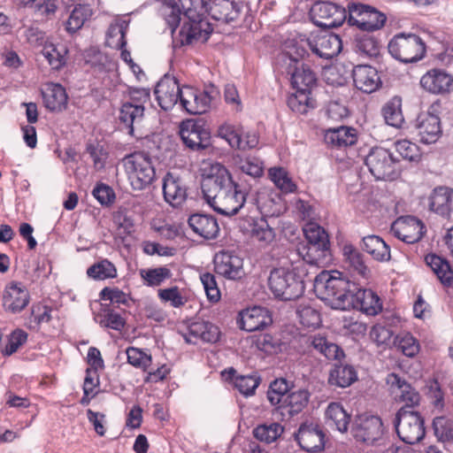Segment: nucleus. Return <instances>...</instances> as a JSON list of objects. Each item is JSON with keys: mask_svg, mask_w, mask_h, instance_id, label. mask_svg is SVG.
<instances>
[{"mask_svg": "<svg viewBox=\"0 0 453 453\" xmlns=\"http://www.w3.org/2000/svg\"><path fill=\"white\" fill-rule=\"evenodd\" d=\"M202 190L205 201L214 211L233 216L244 206L250 188L234 180L229 170L222 164L212 163L204 169Z\"/></svg>", "mask_w": 453, "mask_h": 453, "instance_id": "obj_1", "label": "nucleus"}, {"mask_svg": "<svg viewBox=\"0 0 453 453\" xmlns=\"http://www.w3.org/2000/svg\"><path fill=\"white\" fill-rule=\"evenodd\" d=\"M183 12V23L175 35V42L180 46L193 44L194 42H205L213 28L205 19L209 13L206 0H179Z\"/></svg>", "mask_w": 453, "mask_h": 453, "instance_id": "obj_2", "label": "nucleus"}, {"mask_svg": "<svg viewBox=\"0 0 453 453\" xmlns=\"http://www.w3.org/2000/svg\"><path fill=\"white\" fill-rule=\"evenodd\" d=\"M341 275L337 271H322L314 280L313 289L319 299L327 302L334 309L346 310L353 303V291L357 286Z\"/></svg>", "mask_w": 453, "mask_h": 453, "instance_id": "obj_3", "label": "nucleus"}, {"mask_svg": "<svg viewBox=\"0 0 453 453\" xmlns=\"http://www.w3.org/2000/svg\"><path fill=\"white\" fill-rule=\"evenodd\" d=\"M125 173L134 190L141 191L150 186L156 172L149 155L134 152L122 159Z\"/></svg>", "mask_w": 453, "mask_h": 453, "instance_id": "obj_4", "label": "nucleus"}, {"mask_svg": "<svg viewBox=\"0 0 453 453\" xmlns=\"http://www.w3.org/2000/svg\"><path fill=\"white\" fill-rule=\"evenodd\" d=\"M271 291L281 300H294L304 292L303 281L294 269L287 267L274 268L268 279Z\"/></svg>", "mask_w": 453, "mask_h": 453, "instance_id": "obj_5", "label": "nucleus"}, {"mask_svg": "<svg viewBox=\"0 0 453 453\" xmlns=\"http://www.w3.org/2000/svg\"><path fill=\"white\" fill-rule=\"evenodd\" d=\"M388 52L396 60L403 63H415L425 56L426 46L422 39L416 35H396L388 43Z\"/></svg>", "mask_w": 453, "mask_h": 453, "instance_id": "obj_6", "label": "nucleus"}, {"mask_svg": "<svg viewBox=\"0 0 453 453\" xmlns=\"http://www.w3.org/2000/svg\"><path fill=\"white\" fill-rule=\"evenodd\" d=\"M303 233L309 242L304 260L312 265H319L330 257L328 234L316 222L309 221L303 226Z\"/></svg>", "mask_w": 453, "mask_h": 453, "instance_id": "obj_7", "label": "nucleus"}, {"mask_svg": "<svg viewBox=\"0 0 453 453\" xmlns=\"http://www.w3.org/2000/svg\"><path fill=\"white\" fill-rule=\"evenodd\" d=\"M395 426L397 435L407 444L419 442L425 436L424 419L418 411L401 408L395 415Z\"/></svg>", "mask_w": 453, "mask_h": 453, "instance_id": "obj_8", "label": "nucleus"}, {"mask_svg": "<svg viewBox=\"0 0 453 453\" xmlns=\"http://www.w3.org/2000/svg\"><path fill=\"white\" fill-rule=\"evenodd\" d=\"M365 163L376 180H394L398 176L397 160L387 149L375 147L366 156Z\"/></svg>", "mask_w": 453, "mask_h": 453, "instance_id": "obj_9", "label": "nucleus"}, {"mask_svg": "<svg viewBox=\"0 0 453 453\" xmlns=\"http://www.w3.org/2000/svg\"><path fill=\"white\" fill-rule=\"evenodd\" d=\"M184 144L192 150H202L211 145V134L203 120L186 119L180 125Z\"/></svg>", "mask_w": 453, "mask_h": 453, "instance_id": "obj_10", "label": "nucleus"}, {"mask_svg": "<svg viewBox=\"0 0 453 453\" xmlns=\"http://www.w3.org/2000/svg\"><path fill=\"white\" fill-rule=\"evenodd\" d=\"M383 433V423L378 416L360 415L352 427V434L356 441L368 446L380 440Z\"/></svg>", "mask_w": 453, "mask_h": 453, "instance_id": "obj_11", "label": "nucleus"}, {"mask_svg": "<svg viewBox=\"0 0 453 453\" xmlns=\"http://www.w3.org/2000/svg\"><path fill=\"white\" fill-rule=\"evenodd\" d=\"M311 17L315 25L332 28L341 26L347 19L345 8L331 2H319L311 9Z\"/></svg>", "mask_w": 453, "mask_h": 453, "instance_id": "obj_12", "label": "nucleus"}, {"mask_svg": "<svg viewBox=\"0 0 453 453\" xmlns=\"http://www.w3.org/2000/svg\"><path fill=\"white\" fill-rule=\"evenodd\" d=\"M218 135L226 140L233 149L248 150L256 148L259 137L256 132L245 130L241 126L225 123L218 129Z\"/></svg>", "mask_w": 453, "mask_h": 453, "instance_id": "obj_13", "label": "nucleus"}, {"mask_svg": "<svg viewBox=\"0 0 453 453\" xmlns=\"http://www.w3.org/2000/svg\"><path fill=\"white\" fill-rule=\"evenodd\" d=\"M279 75L290 82V85H315L317 73L306 64L296 65L291 58L284 56L281 66H276Z\"/></svg>", "mask_w": 453, "mask_h": 453, "instance_id": "obj_14", "label": "nucleus"}, {"mask_svg": "<svg viewBox=\"0 0 453 453\" xmlns=\"http://www.w3.org/2000/svg\"><path fill=\"white\" fill-rule=\"evenodd\" d=\"M392 234L399 240L411 244L419 242L426 233L424 223L413 217H400L391 226Z\"/></svg>", "mask_w": 453, "mask_h": 453, "instance_id": "obj_15", "label": "nucleus"}, {"mask_svg": "<svg viewBox=\"0 0 453 453\" xmlns=\"http://www.w3.org/2000/svg\"><path fill=\"white\" fill-rule=\"evenodd\" d=\"M29 301V292L23 283L12 281L6 285L3 296V306L6 311L19 313L27 306Z\"/></svg>", "mask_w": 453, "mask_h": 453, "instance_id": "obj_16", "label": "nucleus"}, {"mask_svg": "<svg viewBox=\"0 0 453 453\" xmlns=\"http://www.w3.org/2000/svg\"><path fill=\"white\" fill-rule=\"evenodd\" d=\"M310 394L307 390L299 389L290 392L287 397L274 408L273 414L278 419L286 420L299 414L308 404Z\"/></svg>", "mask_w": 453, "mask_h": 453, "instance_id": "obj_17", "label": "nucleus"}, {"mask_svg": "<svg viewBox=\"0 0 453 453\" xmlns=\"http://www.w3.org/2000/svg\"><path fill=\"white\" fill-rule=\"evenodd\" d=\"M414 127L419 141L425 144L434 143L442 133L439 117L430 112L420 113L416 119Z\"/></svg>", "mask_w": 453, "mask_h": 453, "instance_id": "obj_18", "label": "nucleus"}, {"mask_svg": "<svg viewBox=\"0 0 453 453\" xmlns=\"http://www.w3.org/2000/svg\"><path fill=\"white\" fill-rule=\"evenodd\" d=\"M310 49L319 57L326 59L337 56L342 49V42L339 35L332 33H323L312 40H308Z\"/></svg>", "mask_w": 453, "mask_h": 453, "instance_id": "obj_19", "label": "nucleus"}, {"mask_svg": "<svg viewBox=\"0 0 453 453\" xmlns=\"http://www.w3.org/2000/svg\"><path fill=\"white\" fill-rule=\"evenodd\" d=\"M386 382L389 386L392 393L398 397L399 401L405 403V406L403 408L410 410V408L417 406L419 403L420 395L418 392L399 375L393 372L389 373L387 376Z\"/></svg>", "mask_w": 453, "mask_h": 453, "instance_id": "obj_20", "label": "nucleus"}, {"mask_svg": "<svg viewBox=\"0 0 453 453\" xmlns=\"http://www.w3.org/2000/svg\"><path fill=\"white\" fill-rule=\"evenodd\" d=\"M163 194L173 207L181 206L187 199V187L183 180L173 173H167L163 180Z\"/></svg>", "mask_w": 453, "mask_h": 453, "instance_id": "obj_21", "label": "nucleus"}, {"mask_svg": "<svg viewBox=\"0 0 453 453\" xmlns=\"http://www.w3.org/2000/svg\"><path fill=\"white\" fill-rule=\"evenodd\" d=\"M295 437L299 446L307 452H317L324 449L325 435L317 425H301Z\"/></svg>", "mask_w": 453, "mask_h": 453, "instance_id": "obj_22", "label": "nucleus"}, {"mask_svg": "<svg viewBox=\"0 0 453 453\" xmlns=\"http://www.w3.org/2000/svg\"><path fill=\"white\" fill-rule=\"evenodd\" d=\"M271 323L268 311L259 306L243 310L239 314L240 327L247 332L262 330Z\"/></svg>", "mask_w": 453, "mask_h": 453, "instance_id": "obj_23", "label": "nucleus"}, {"mask_svg": "<svg viewBox=\"0 0 453 453\" xmlns=\"http://www.w3.org/2000/svg\"><path fill=\"white\" fill-rule=\"evenodd\" d=\"M217 273L229 280L240 279L243 274L242 259L229 252H219L214 257Z\"/></svg>", "mask_w": 453, "mask_h": 453, "instance_id": "obj_24", "label": "nucleus"}, {"mask_svg": "<svg viewBox=\"0 0 453 453\" xmlns=\"http://www.w3.org/2000/svg\"><path fill=\"white\" fill-rule=\"evenodd\" d=\"M188 223L194 233L204 239H214L219 232L218 221L211 215L196 213L189 217Z\"/></svg>", "mask_w": 453, "mask_h": 453, "instance_id": "obj_25", "label": "nucleus"}, {"mask_svg": "<svg viewBox=\"0 0 453 453\" xmlns=\"http://www.w3.org/2000/svg\"><path fill=\"white\" fill-rule=\"evenodd\" d=\"M307 344L328 360L341 361L345 357L340 346L328 341L326 336L320 334L310 335L307 339Z\"/></svg>", "mask_w": 453, "mask_h": 453, "instance_id": "obj_26", "label": "nucleus"}, {"mask_svg": "<svg viewBox=\"0 0 453 453\" xmlns=\"http://www.w3.org/2000/svg\"><path fill=\"white\" fill-rule=\"evenodd\" d=\"M324 140L332 147L346 148L357 142V132L355 128L346 126L329 128L325 132Z\"/></svg>", "mask_w": 453, "mask_h": 453, "instance_id": "obj_27", "label": "nucleus"}, {"mask_svg": "<svg viewBox=\"0 0 453 453\" xmlns=\"http://www.w3.org/2000/svg\"><path fill=\"white\" fill-rule=\"evenodd\" d=\"M353 303L351 306L358 307L367 315H377L382 310V303L378 296L371 289L357 288L353 291Z\"/></svg>", "mask_w": 453, "mask_h": 453, "instance_id": "obj_28", "label": "nucleus"}, {"mask_svg": "<svg viewBox=\"0 0 453 453\" xmlns=\"http://www.w3.org/2000/svg\"><path fill=\"white\" fill-rule=\"evenodd\" d=\"M240 6L231 0H211L209 4V13L219 21L230 23L238 19Z\"/></svg>", "mask_w": 453, "mask_h": 453, "instance_id": "obj_29", "label": "nucleus"}, {"mask_svg": "<svg viewBox=\"0 0 453 453\" xmlns=\"http://www.w3.org/2000/svg\"><path fill=\"white\" fill-rule=\"evenodd\" d=\"M292 89L288 97V105L293 111L306 114L310 109L316 107V100L311 96V87H292Z\"/></svg>", "mask_w": 453, "mask_h": 453, "instance_id": "obj_30", "label": "nucleus"}, {"mask_svg": "<svg viewBox=\"0 0 453 453\" xmlns=\"http://www.w3.org/2000/svg\"><path fill=\"white\" fill-rule=\"evenodd\" d=\"M194 339L205 342H216L219 338V327L208 321H196L188 326V334L185 335L188 342L196 343Z\"/></svg>", "mask_w": 453, "mask_h": 453, "instance_id": "obj_31", "label": "nucleus"}, {"mask_svg": "<svg viewBox=\"0 0 453 453\" xmlns=\"http://www.w3.org/2000/svg\"><path fill=\"white\" fill-rule=\"evenodd\" d=\"M128 27V19L120 17L114 19L106 32V45L112 49H122L126 47V33Z\"/></svg>", "mask_w": 453, "mask_h": 453, "instance_id": "obj_32", "label": "nucleus"}, {"mask_svg": "<svg viewBox=\"0 0 453 453\" xmlns=\"http://www.w3.org/2000/svg\"><path fill=\"white\" fill-rule=\"evenodd\" d=\"M357 380L355 368L349 365H335L330 371L328 383L338 388L349 387Z\"/></svg>", "mask_w": 453, "mask_h": 453, "instance_id": "obj_33", "label": "nucleus"}, {"mask_svg": "<svg viewBox=\"0 0 453 453\" xmlns=\"http://www.w3.org/2000/svg\"><path fill=\"white\" fill-rule=\"evenodd\" d=\"M364 250L379 262H388L391 258L390 248L378 235H368L363 238Z\"/></svg>", "mask_w": 453, "mask_h": 453, "instance_id": "obj_34", "label": "nucleus"}, {"mask_svg": "<svg viewBox=\"0 0 453 453\" xmlns=\"http://www.w3.org/2000/svg\"><path fill=\"white\" fill-rule=\"evenodd\" d=\"M144 114V107L133 104H124L119 111V121L127 128L129 134H134V127L140 126Z\"/></svg>", "mask_w": 453, "mask_h": 453, "instance_id": "obj_35", "label": "nucleus"}, {"mask_svg": "<svg viewBox=\"0 0 453 453\" xmlns=\"http://www.w3.org/2000/svg\"><path fill=\"white\" fill-rule=\"evenodd\" d=\"M44 105L52 111L65 109L68 96L65 87H46L42 90Z\"/></svg>", "mask_w": 453, "mask_h": 453, "instance_id": "obj_36", "label": "nucleus"}, {"mask_svg": "<svg viewBox=\"0 0 453 453\" xmlns=\"http://www.w3.org/2000/svg\"><path fill=\"white\" fill-rule=\"evenodd\" d=\"M425 261L443 285L450 286L453 283V272L446 259L434 254H428Z\"/></svg>", "mask_w": 453, "mask_h": 453, "instance_id": "obj_37", "label": "nucleus"}, {"mask_svg": "<svg viewBox=\"0 0 453 453\" xmlns=\"http://www.w3.org/2000/svg\"><path fill=\"white\" fill-rule=\"evenodd\" d=\"M326 424L341 433L348 430L350 417L338 403H331L326 410Z\"/></svg>", "mask_w": 453, "mask_h": 453, "instance_id": "obj_38", "label": "nucleus"}, {"mask_svg": "<svg viewBox=\"0 0 453 453\" xmlns=\"http://www.w3.org/2000/svg\"><path fill=\"white\" fill-rule=\"evenodd\" d=\"M159 12L160 15L170 27L173 39L175 40V35H178V34H175V30L181 20V14L183 15L179 0H163Z\"/></svg>", "mask_w": 453, "mask_h": 453, "instance_id": "obj_39", "label": "nucleus"}, {"mask_svg": "<svg viewBox=\"0 0 453 453\" xmlns=\"http://www.w3.org/2000/svg\"><path fill=\"white\" fill-rule=\"evenodd\" d=\"M452 189L446 187L436 188L430 196V209L437 214L447 216L451 209Z\"/></svg>", "mask_w": 453, "mask_h": 453, "instance_id": "obj_40", "label": "nucleus"}, {"mask_svg": "<svg viewBox=\"0 0 453 453\" xmlns=\"http://www.w3.org/2000/svg\"><path fill=\"white\" fill-rule=\"evenodd\" d=\"M193 102L190 100L181 97L180 105L188 112L191 114H202L204 113L210 107L211 96L208 91L202 92H192Z\"/></svg>", "mask_w": 453, "mask_h": 453, "instance_id": "obj_41", "label": "nucleus"}, {"mask_svg": "<svg viewBox=\"0 0 453 453\" xmlns=\"http://www.w3.org/2000/svg\"><path fill=\"white\" fill-rule=\"evenodd\" d=\"M154 94L159 106L164 111H169L184 97L180 87H155Z\"/></svg>", "mask_w": 453, "mask_h": 453, "instance_id": "obj_42", "label": "nucleus"}, {"mask_svg": "<svg viewBox=\"0 0 453 453\" xmlns=\"http://www.w3.org/2000/svg\"><path fill=\"white\" fill-rule=\"evenodd\" d=\"M91 15L92 10L89 5L81 4L75 5L65 23L66 31L71 34L77 32Z\"/></svg>", "mask_w": 453, "mask_h": 453, "instance_id": "obj_43", "label": "nucleus"}, {"mask_svg": "<svg viewBox=\"0 0 453 453\" xmlns=\"http://www.w3.org/2000/svg\"><path fill=\"white\" fill-rule=\"evenodd\" d=\"M343 255L349 269L363 278L368 277L370 271L364 261V256L357 250L352 245H346Z\"/></svg>", "mask_w": 453, "mask_h": 453, "instance_id": "obj_44", "label": "nucleus"}, {"mask_svg": "<svg viewBox=\"0 0 453 453\" xmlns=\"http://www.w3.org/2000/svg\"><path fill=\"white\" fill-rule=\"evenodd\" d=\"M382 113L388 125L394 127H401L404 122L401 97L394 96L389 100L382 108Z\"/></svg>", "mask_w": 453, "mask_h": 453, "instance_id": "obj_45", "label": "nucleus"}, {"mask_svg": "<svg viewBox=\"0 0 453 453\" xmlns=\"http://www.w3.org/2000/svg\"><path fill=\"white\" fill-rule=\"evenodd\" d=\"M42 54L53 69L58 70L66 62L67 49L62 44L46 43Z\"/></svg>", "mask_w": 453, "mask_h": 453, "instance_id": "obj_46", "label": "nucleus"}, {"mask_svg": "<svg viewBox=\"0 0 453 453\" xmlns=\"http://www.w3.org/2000/svg\"><path fill=\"white\" fill-rule=\"evenodd\" d=\"M268 176L274 185L283 193H294L296 185L283 167H272L268 171Z\"/></svg>", "mask_w": 453, "mask_h": 453, "instance_id": "obj_47", "label": "nucleus"}, {"mask_svg": "<svg viewBox=\"0 0 453 453\" xmlns=\"http://www.w3.org/2000/svg\"><path fill=\"white\" fill-rule=\"evenodd\" d=\"M235 160L236 165L242 173L254 179L263 175L264 163L259 157L250 155L246 157L238 156Z\"/></svg>", "mask_w": 453, "mask_h": 453, "instance_id": "obj_48", "label": "nucleus"}, {"mask_svg": "<svg viewBox=\"0 0 453 453\" xmlns=\"http://www.w3.org/2000/svg\"><path fill=\"white\" fill-rule=\"evenodd\" d=\"M250 235L255 242H257L260 244V246H266L270 244L275 237L273 229L263 218L253 222Z\"/></svg>", "mask_w": 453, "mask_h": 453, "instance_id": "obj_49", "label": "nucleus"}, {"mask_svg": "<svg viewBox=\"0 0 453 453\" xmlns=\"http://www.w3.org/2000/svg\"><path fill=\"white\" fill-rule=\"evenodd\" d=\"M96 321L102 326L116 331H121L126 324L124 318L109 308L102 309L95 318Z\"/></svg>", "mask_w": 453, "mask_h": 453, "instance_id": "obj_50", "label": "nucleus"}, {"mask_svg": "<svg viewBox=\"0 0 453 453\" xmlns=\"http://www.w3.org/2000/svg\"><path fill=\"white\" fill-rule=\"evenodd\" d=\"M354 85H379L380 83L377 70L371 65L356 66L352 71Z\"/></svg>", "mask_w": 453, "mask_h": 453, "instance_id": "obj_51", "label": "nucleus"}, {"mask_svg": "<svg viewBox=\"0 0 453 453\" xmlns=\"http://www.w3.org/2000/svg\"><path fill=\"white\" fill-rule=\"evenodd\" d=\"M284 428L279 423L263 424L253 430L254 436L265 443L275 441L283 433Z\"/></svg>", "mask_w": 453, "mask_h": 453, "instance_id": "obj_52", "label": "nucleus"}, {"mask_svg": "<svg viewBox=\"0 0 453 453\" xmlns=\"http://www.w3.org/2000/svg\"><path fill=\"white\" fill-rule=\"evenodd\" d=\"M289 393L288 381L281 378L271 382L266 396L270 403L276 408Z\"/></svg>", "mask_w": 453, "mask_h": 453, "instance_id": "obj_53", "label": "nucleus"}, {"mask_svg": "<svg viewBox=\"0 0 453 453\" xmlns=\"http://www.w3.org/2000/svg\"><path fill=\"white\" fill-rule=\"evenodd\" d=\"M140 276L144 280V284L149 287H157L161 285L165 280L172 276L171 271L166 267H157L150 269H141Z\"/></svg>", "mask_w": 453, "mask_h": 453, "instance_id": "obj_54", "label": "nucleus"}, {"mask_svg": "<svg viewBox=\"0 0 453 453\" xmlns=\"http://www.w3.org/2000/svg\"><path fill=\"white\" fill-rule=\"evenodd\" d=\"M419 85H453V74L444 69L434 68L421 77Z\"/></svg>", "mask_w": 453, "mask_h": 453, "instance_id": "obj_55", "label": "nucleus"}, {"mask_svg": "<svg viewBox=\"0 0 453 453\" xmlns=\"http://www.w3.org/2000/svg\"><path fill=\"white\" fill-rule=\"evenodd\" d=\"M87 274L95 280L111 279L117 276V270L111 262L104 259L88 267Z\"/></svg>", "mask_w": 453, "mask_h": 453, "instance_id": "obj_56", "label": "nucleus"}, {"mask_svg": "<svg viewBox=\"0 0 453 453\" xmlns=\"http://www.w3.org/2000/svg\"><path fill=\"white\" fill-rule=\"evenodd\" d=\"M360 29L364 31H375L380 29L386 20V15L368 5Z\"/></svg>", "mask_w": 453, "mask_h": 453, "instance_id": "obj_57", "label": "nucleus"}, {"mask_svg": "<svg viewBox=\"0 0 453 453\" xmlns=\"http://www.w3.org/2000/svg\"><path fill=\"white\" fill-rule=\"evenodd\" d=\"M395 343L403 354L409 357L416 356L420 349L418 341L407 332L399 334L395 337Z\"/></svg>", "mask_w": 453, "mask_h": 453, "instance_id": "obj_58", "label": "nucleus"}, {"mask_svg": "<svg viewBox=\"0 0 453 453\" xmlns=\"http://www.w3.org/2000/svg\"><path fill=\"white\" fill-rule=\"evenodd\" d=\"M255 203L261 214L265 216H273L279 212L274 199L265 190L257 193Z\"/></svg>", "mask_w": 453, "mask_h": 453, "instance_id": "obj_59", "label": "nucleus"}, {"mask_svg": "<svg viewBox=\"0 0 453 453\" xmlns=\"http://www.w3.org/2000/svg\"><path fill=\"white\" fill-rule=\"evenodd\" d=\"M127 362L134 367L141 368L143 371L151 365V356L143 352L140 349L129 347L127 349Z\"/></svg>", "mask_w": 453, "mask_h": 453, "instance_id": "obj_60", "label": "nucleus"}, {"mask_svg": "<svg viewBox=\"0 0 453 453\" xmlns=\"http://www.w3.org/2000/svg\"><path fill=\"white\" fill-rule=\"evenodd\" d=\"M435 435L442 441L453 442V425L445 417H436L433 421Z\"/></svg>", "mask_w": 453, "mask_h": 453, "instance_id": "obj_61", "label": "nucleus"}, {"mask_svg": "<svg viewBox=\"0 0 453 453\" xmlns=\"http://www.w3.org/2000/svg\"><path fill=\"white\" fill-rule=\"evenodd\" d=\"M300 323L306 327H317L321 323L319 312L311 306H300L297 310Z\"/></svg>", "mask_w": 453, "mask_h": 453, "instance_id": "obj_62", "label": "nucleus"}, {"mask_svg": "<svg viewBox=\"0 0 453 453\" xmlns=\"http://www.w3.org/2000/svg\"><path fill=\"white\" fill-rule=\"evenodd\" d=\"M157 295L162 302L170 303L174 308H180L187 302V299L180 294L178 287L159 289Z\"/></svg>", "mask_w": 453, "mask_h": 453, "instance_id": "obj_63", "label": "nucleus"}, {"mask_svg": "<svg viewBox=\"0 0 453 453\" xmlns=\"http://www.w3.org/2000/svg\"><path fill=\"white\" fill-rule=\"evenodd\" d=\"M207 298L211 303H217L220 299V291L218 288L215 276L210 273H205L200 276Z\"/></svg>", "mask_w": 453, "mask_h": 453, "instance_id": "obj_64", "label": "nucleus"}]
</instances>
